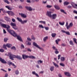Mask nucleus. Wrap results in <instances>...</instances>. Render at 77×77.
<instances>
[{
	"instance_id": "nucleus-21",
	"label": "nucleus",
	"mask_w": 77,
	"mask_h": 77,
	"mask_svg": "<svg viewBox=\"0 0 77 77\" xmlns=\"http://www.w3.org/2000/svg\"><path fill=\"white\" fill-rule=\"evenodd\" d=\"M61 41L60 39L59 38L57 39V40H55L56 44H59V43H58V42H59V41Z\"/></svg>"
},
{
	"instance_id": "nucleus-26",
	"label": "nucleus",
	"mask_w": 77,
	"mask_h": 77,
	"mask_svg": "<svg viewBox=\"0 0 77 77\" xmlns=\"http://www.w3.org/2000/svg\"><path fill=\"white\" fill-rule=\"evenodd\" d=\"M60 11H61V12L64 13V14H67V13H66V12H65V10L63 9H60Z\"/></svg>"
},
{
	"instance_id": "nucleus-15",
	"label": "nucleus",
	"mask_w": 77,
	"mask_h": 77,
	"mask_svg": "<svg viewBox=\"0 0 77 77\" xmlns=\"http://www.w3.org/2000/svg\"><path fill=\"white\" fill-rule=\"evenodd\" d=\"M25 8L27 10L29 11H32V8L31 7H29L27 6H25Z\"/></svg>"
},
{
	"instance_id": "nucleus-43",
	"label": "nucleus",
	"mask_w": 77,
	"mask_h": 77,
	"mask_svg": "<svg viewBox=\"0 0 77 77\" xmlns=\"http://www.w3.org/2000/svg\"><path fill=\"white\" fill-rule=\"evenodd\" d=\"M60 65L62 66H65V64L63 63H61Z\"/></svg>"
},
{
	"instance_id": "nucleus-42",
	"label": "nucleus",
	"mask_w": 77,
	"mask_h": 77,
	"mask_svg": "<svg viewBox=\"0 0 77 77\" xmlns=\"http://www.w3.org/2000/svg\"><path fill=\"white\" fill-rule=\"evenodd\" d=\"M20 48H21V49H22V48H24V46L22 44L21 45Z\"/></svg>"
},
{
	"instance_id": "nucleus-31",
	"label": "nucleus",
	"mask_w": 77,
	"mask_h": 77,
	"mask_svg": "<svg viewBox=\"0 0 77 77\" xmlns=\"http://www.w3.org/2000/svg\"><path fill=\"white\" fill-rule=\"evenodd\" d=\"M50 70L51 71H53L54 70V66H51L50 68Z\"/></svg>"
},
{
	"instance_id": "nucleus-41",
	"label": "nucleus",
	"mask_w": 77,
	"mask_h": 77,
	"mask_svg": "<svg viewBox=\"0 0 77 77\" xmlns=\"http://www.w3.org/2000/svg\"><path fill=\"white\" fill-rule=\"evenodd\" d=\"M46 7L48 8H51L52 7V6L48 5H47Z\"/></svg>"
},
{
	"instance_id": "nucleus-56",
	"label": "nucleus",
	"mask_w": 77,
	"mask_h": 77,
	"mask_svg": "<svg viewBox=\"0 0 77 77\" xmlns=\"http://www.w3.org/2000/svg\"><path fill=\"white\" fill-rule=\"evenodd\" d=\"M15 74H17H17H19V72H18V71H16L15 72Z\"/></svg>"
},
{
	"instance_id": "nucleus-19",
	"label": "nucleus",
	"mask_w": 77,
	"mask_h": 77,
	"mask_svg": "<svg viewBox=\"0 0 77 77\" xmlns=\"http://www.w3.org/2000/svg\"><path fill=\"white\" fill-rule=\"evenodd\" d=\"M1 62L2 63H7V62H6L5 60L3 59H2V60H1Z\"/></svg>"
},
{
	"instance_id": "nucleus-27",
	"label": "nucleus",
	"mask_w": 77,
	"mask_h": 77,
	"mask_svg": "<svg viewBox=\"0 0 77 77\" xmlns=\"http://www.w3.org/2000/svg\"><path fill=\"white\" fill-rule=\"evenodd\" d=\"M59 24L61 26H63L65 24V22H59Z\"/></svg>"
},
{
	"instance_id": "nucleus-54",
	"label": "nucleus",
	"mask_w": 77,
	"mask_h": 77,
	"mask_svg": "<svg viewBox=\"0 0 77 77\" xmlns=\"http://www.w3.org/2000/svg\"><path fill=\"white\" fill-rule=\"evenodd\" d=\"M67 28V29H69V28H70V26L69 25H68L67 26H66Z\"/></svg>"
},
{
	"instance_id": "nucleus-28",
	"label": "nucleus",
	"mask_w": 77,
	"mask_h": 77,
	"mask_svg": "<svg viewBox=\"0 0 77 77\" xmlns=\"http://www.w3.org/2000/svg\"><path fill=\"white\" fill-rule=\"evenodd\" d=\"M1 10L2 11L3 13H4V14H5V13H7V11H6L5 10V9H4L3 8H1Z\"/></svg>"
},
{
	"instance_id": "nucleus-47",
	"label": "nucleus",
	"mask_w": 77,
	"mask_h": 77,
	"mask_svg": "<svg viewBox=\"0 0 77 77\" xmlns=\"http://www.w3.org/2000/svg\"><path fill=\"white\" fill-rule=\"evenodd\" d=\"M45 30H48V29H49V28L48 27H45Z\"/></svg>"
},
{
	"instance_id": "nucleus-57",
	"label": "nucleus",
	"mask_w": 77,
	"mask_h": 77,
	"mask_svg": "<svg viewBox=\"0 0 77 77\" xmlns=\"http://www.w3.org/2000/svg\"><path fill=\"white\" fill-rule=\"evenodd\" d=\"M4 77H8V74L7 73H6L5 74V75Z\"/></svg>"
},
{
	"instance_id": "nucleus-23",
	"label": "nucleus",
	"mask_w": 77,
	"mask_h": 77,
	"mask_svg": "<svg viewBox=\"0 0 77 77\" xmlns=\"http://www.w3.org/2000/svg\"><path fill=\"white\" fill-rule=\"evenodd\" d=\"M29 58H30V59H36V57L34 56L31 55L30 56H29Z\"/></svg>"
},
{
	"instance_id": "nucleus-7",
	"label": "nucleus",
	"mask_w": 77,
	"mask_h": 77,
	"mask_svg": "<svg viewBox=\"0 0 77 77\" xmlns=\"http://www.w3.org/2000/svg\"><path fill=\"white\" fill-rule=\"evenodd\" d=\"M33 45L35 46V47H37V48H38L40 49V50H41V49H42V48H41V47H40L39 46V45H38L35 42H33Z\"/></svg>"
},
{
	"instance_id": "nucleus-39",
	"label": "nucleus",
	"mask_w": 77,
	"mask_h": 77,
	"mask_svg": "<svg viewBox=\"0 0 77 77\" xmlns=\"http://www.w3.org/2000/svg\"><path fill=\"white\" fill-rule=\"evenodd\" d=\"M39 27L40 28H42V29H44V27H43L42 25H39Z\"/></svg>"
},
{
	"instance_id": "nucleus-30",
	"label": "nucleus",
	"mask_w": 77,
	"mask_h": 77,
	"mask_svg": "<svg viewBox=\"0 0 77 77\" xmlns=\"http://www.w3.org/2000/svg\"><path fill=\"white\" fill-rule=\"evenodd\" d=\"M48 36H46L45 37H44L43 39V41L44 42H45L46 41V40L47 39H48Z\"/></svg>"
},
{
	"instance_id": "nucleus-52",
	"label": "nucleus",
	"mask_w": 77,
	"mask_h": 77,
	"mask_svg": "<svg viewBox=\"0 0 77 77\" xmlns=\"http://www.w3.org/2000/svg\"><path fill=\"white\" fill-rule=\"evenodd\" d=\"M55 53L56 54H58L59 52V51H57V50H55Z\"/></svg>"
},
{
	"instance_id": "nucleus-8",
	"label": "nucleus",
	"mask_w": 77,
	"mask_h": 77,
	"mask_svg": "<svg viewBox=\"0 0 77 77\" xmlns=\"http://www.w3.org/2000/svg\"><path fill=\"white\" fill-rule=\"evenodd\" d=\"M7 63L8 64L9 66H11V65L12 66H14V68H15L17 67V66L15 65V64L14 63H12V62H8Z\"/></svg>"
},
{
	"instance_id": "nucleus-63",
	"label": "nucleus",
	"mask_w": 77,
	"mask_h": 77,
	"mask_svg": "<svg viewBox=\"0 0 77 77\" xmlns=\"http://www.w3.org/2000/svg\"><path fill=\"white\" fill-rule=\"evenodd\" d=\"M4 33H6V32L5 29H3Z\"/></svg>"
},
{
	"instance_id": "nucleus-2",
	"label": "nucleus",
	"mask_w": 77,
	"mask_h": 77,
	"mask_svg": "<svg viewBox=\"0 0 77 77\" xmlns=\"http://www.w3.org/2000/svg\"><path fill=\"white\" fill-rule=\"evenodd\" d=\"M7 56H9L11 60H14V58H17V59H20V57L18 55L15 56V55H13L11 52L8 53V54L7 55Z\"/></svg>"
},
{
	"instance_id": "nucleus-1",
	"label": "nucleus",
	"mask_w": 77,
	"mask_h": 77,
	"mask_svg": "<svg viewBox=\"0 0 77 77\" xmlns=\"http://www.w3.org/2000/svg\"><path fill=\"white\" fill-rule=\"evenodd\" d=\"M2 27H3L4 28H6L7 29V30L9 33H11V34H12L14 32L13 31L11 30V29L9 28H10V26H9L8 25H6L5 24H2Z\"/></svg>"
},
{
	"instance_id": "nucleus-35",
	"label": "nucleus",
	"mask_w": 77,
	"mask_h": 77,
	"mask_svg": "<svg viewBox=\"0 0 77 77\" xmlns=\"http://www.w3.org/2000/svg\"><path fill=\"white\" fill-rule=\"evenodd\" d=\"M11 48L12 50H16V48H15V47L14 46L12 47Z\"/></svg>"
},
{
	"instance_id": "nucleus-3",
	"label": "nucleus",
	"mask_w": 77,
	"mask_h": 77,
	"mask_svg": "<svg viewBox=\"0 0 77 77\" xmlns=\"http://www.w3.org/2000/svg\"><path fill=\"white\" fill-rule=\"evenodd\" d=\"M14 32L12 34L10 33V34H11L12 36H13L14 37H15V36H17V39L20 41V36L17 35V34L16 33H15V32L14 31Z\"/></svg>"
},
{
	"instance_id": "nucleus-49",
	"label": "nucleus",
	"mask_w": 77,
	"mask_h": 77,
	"mask_svg": "<svg viewBox=\"0 0 77 77\" xmlns=\"http://www.w3.org/2000/svg\"><path fill=\"white\" fill-rule=\"evenodd\" d=\"M27 50L28 51H30V52H31V51H32V50L30 49L29 48H28L27 49Z\"/></svg>"
},
{
	"instance_id": "nucleus-9",
	"label": "nucleus",
	"mask_w": 77,
	"mask_h": 77,
	"mask_svg": "<svg viewBox=\"0 0 77 77\" xmlns=\"http://www.w3.org/2000/svg\"><path fill=\"white\" fill-rule=\"evenodd\" d=\"M20 15L21 17L23 18H27V15L24 14L20 13Z\"/></svg>"
},
{
	"instance_id": "nucleus-13",
	"label": "nucleus",
	"mask_w": 77,
	"mask_h": 77,
	"mask_svg": "<svg viewBox=\"0 0 77 77\" xmlns=\"http://www.w3.org/2000/svg\"><path fill=\"white\" fill-rule=\"evenodd\" d=\"M29 56L28 55H23L22 58L23 59H27V58H29Z\"/></svg>"
},
{
	"instance_id": "nucleus-59",
	"label": "nucleus",
	"mask_w": 77,
	"mask_h": 77,
	"mask_svg": "<svg viewBox=\"0 0 77 77\" xmlns=\"http://www.w3.org/2000/svg\"><path fill=\"white\" fill-rule=\"evenodd\" d=\"M73 12L76 14H77V11L75 10H74L73 11Z\"/></svg>"
},
{
	"instance_id": "nucleus-51",
	"label": "nucleus",
	"mask_w": 77,
	"mask_h": 77,
	"mask_svg": "<svg viewBox=\"0 0 77 77\" xmlns=\"http://www.w3.org/2000/svg\"><path fill=\"white\" fill-rule=\"evenodd\" d=\"M31 44V42H28V43L27 44V45H30Z\"/></svg>"
},
{
	"instance_id": "nucleus-12",
	"label": "nucleus",
	"mask_w": 77,
	"mask_h": 77,
	"mask_svg": "<svg viewBox=\"0 0 77 77\" xmlns=\"http://www.w3.org/2000/svg\"><path fill=\"white\" fill-rule=\"evenodd\" d=\"M71 5H72V7L74 8H77L76 7H77V4H76L73 2H72L71 3Z\"/></svg>"
},
{
	"instance_id": "nucleus-53",
	"label": "nucleus",
	"mask_w": 77,
	"mask_h": 77,
	"mask_svg": "<svg viewBox=\"0 0 77 77\" xmlns=\"http://www.w3.org/2000/svg\"><path fill=\"white\" fill-rule=\"evenodd\" d=\"M27 39L28 40V41H32V39L29 37L27 38Z\"/></svg>"
},
{
	"instance_id": "nucleus-48",
	"label": "nucleus",
	"mask_w": 77,
	"mask_h": 77,
	"mask_svg": "<svg viewBox=\"0 0 77 77\" xmlns=\"http://www.w3.org/2000/svg\"><path fill=\"white\" fill-rule=\"evenodd\" d=\"M39 63H42V60H38V64H39Z\"/></svg>"
},
{
	"instance_id": "nucleus-40",
	"label": "nucleus",
	"mask_w": 77,
	"mask_h": 77,
	"mask_svg": "<svg viewBox=\"0 0 77 77\" xmlns=\"http://www.w3.org/2000/svg\"><path fill=\"white\" fill-rule=\"evenodd\" d=\"M31 37L32 39H33V40H35V37H34V36H33V35H32Z\"/></svg>"
},
{
	"instance_id": "nucleus-55",
	"label": "nucleus",
	"mask_w": 77,
	"mask_h": 77,
	"mask_svg": "<svg viewBox=\"0 0 77 77\" xmlns=\"http://www.w3.org/2000/svg\"><path fill=\"white\" fill-rule=\"evenodd\" d=\"M60 56H61V55H58V60H59V59H60Z\"/></svg>"
},
{
	"instance_id": "nucleus-18",
	"label": "nucleus",
	"mask_w": 77,
	"mask_h": 77,
	"mask_svg": "<svg viewBox=\"0 0 77 77\" xmlns=\"http://www.w3.org/2000/svg\"><path fill=\"white\" fill-rule=\"evenodd\" d=\"M54 7L56 9H57V10H59L60 9V7L57 5H54Z\"/></svg>"
},
{
	"instance_id": "nucleus-22",
	"label": "nucleus",
	"mask_w": 77,
	"mask_h": 77,
	"mask_svg": "<svg viewBox=\"0 0 77 77\" xmlns=\"http://www.w3.org/2000/svg\"><path fill=\"white\" fill-rule=\"evenodd\" d=\"M60 60L62 62H63L65 60V58L64 57H61L60 58Z\"/></svg>"
},
{
	"instance_id": "nucleus-5",
	"label": "nucleus",
	"mask_w": 77,
	"mask_h": 77,
	"mask_svg": "<svg viewBox=\"0 0 77 77\" xmlns=\"http://www.w3.org/2000/svg\"><path fill=\"white\" fill-rule=\"evenodd\" d=\"M52 13V12L51 11H48L46 13V15L48 16L49 17L51 18V17H52V15H51Z\"/></svg>"
},
{
	"instance_id": "nucleus-46",
	"label": "nucleus",
	"mask_w": 77,
	"mask_h": 77,
	"mask_svg": "<svg viewBox=\"0 0 77 77\" xmlns=\"http://www.w3.org/2000/svg\"><path fill=\"white\" fill-rule=\"evenodd\" d=\"M65 33L68 35H70V33H69V32H66Z\"/></svg>"
},
{
	"instance_id": "nucleus-61",
	"label": "nucleus",
	"mask_w": 77,
	"mask_h": 77,
	"mask_svg": "<svg viewBox=\"0 0 77 77\" xmlns=\"http://www.w3.org/2000/svg\"><path fill=\"white\" fill-rule=\"evenodd\" d=\"M61 32H63V33H66V31H65L64 30H62Z\"/></svg>"
},
{
	"instance_id": "nucleus-44",
	"label": "nucleus",
	"mask_w": 77,
	"mask_h": 77,
	"mask_svg": "<svg viewBox=\"0 0 77 77\" xmlns=\"http://www.w3.org/2000/svg\"><path fill=\"white\" fill-rule=\"evenodd\" d=\"M20 41L22 42H23V39L20 36Z\"/></svg>"
},
{
	"instance_id": "nucleus-32",
	"label": "nucleus",
	"mask_w": 77,
	"mask_h": 77,
	"mask_svg": "<svg viewBox=\"0 0 77 77\" xmlns=\"http://www.w3.org/2000/svg\"><path fill=\"white\" fill-rule=\"evenodd\" d=\"M4 2L6 3H7V4H9L10 3L8 0H4Z\"/></svg>"
},
{
	"instance_id": "nucleus-6",
	"label": "nucleus",
	"mask_w": 77,
	"mask_h": 77,
	"mask_svg": "<svg viewBox=\"0 0 77 77\" xmlns=\"http://www.w3.org/2000/svg\"><path fill=\"white\" fill-rule=\"evenodd\" d=\"M7 12L8 15H11V16H13L15 15V14L12 11H7Z\"/></svg>"
},
{
	"instance_id": "nucleus-34",
	"label": "nucleus",
	"mask_w": 77,
	"mask_h": 77,
	"mask_svg": "<svg viewBox=\"0 0 77 77\" xmlns=\"http://www.w3.org/2000/svg\"><path fill=\"white\" fill-rule=\"evenodd\" d=\"M53 63L54 65V66L56 67H58L59 66H58V65H57V64L56 63H55L54 62H53Z\"/></svg>"
},
{
	"instance_id": "nucleus-64",
	"label": "nucleus",
	"mask_w": 77,
	"mask_h": 77,
	"mask_svg": "<svg viewBox=\"0 0 77 77\" xmlns=\"http://www.w3.org/2000/svg\"><path fill=\"white\" fill-rule=\"evenodd\" d=\"M26 2L27 3H30V0H27Z\"/></svg>"
},
{
	"instance_id": "nucleus-10",
	"label": "nucleus",
	"mask_w": 77,
	"mask_h": 77,
	"mask_svg": "<svg viewBox=\"0 0 77 77\" xmlns=\"http://www.w3.org/2000/svg\"><path fill=\"white\" fill-rule=\"evenodd\" d=\"M4 19L6 21H8V22H10L11 21V20L10 18L8 17L5 16L4 17Z\"/></svg>"
},
{
	"instance_id": "nucleus-36",
	"label": "nucleus",
	"mask_w": 77,
	"mask_h": 77,
	"mask_svg": "<svg viewBox=\"0 0 77 77\" xmlns=\"http://www.w3.org/2000/svg\"><path fill=\"white\" fill-rule=\"evenodd\" d=\"M8 40V38H4V41L5 42H7V41Z\"/></svg>"
},
{
	"instance_id": "nucleus-38",
	"label": "nucleus",
	"mask_w": 77,
	"mask_h": 77,
	"mask_svg": "<svg viewBox=\"0 0 77 77\" xmlns=\"http://www.w3.org/2000/svg\"><path fill=\"white\" fill-rule=\"evenodd\" d=\"M3 48L5 50H7V48H6V45H3Z\"/></svg>"
},
{
	"instance_id": "nucleus-37",
	"label": "nucleus",
	"mask_w": 77,
	"mask_h": 77,
	"mask_svg": "<svg viewBox=\"0 0 77 77\" xmlns=\"http://www.w3.org/2000/svg\"><path fill=\"white\" fill-rule=\"evenodd\" d=\"M52 48L54 50H57V49L56 48L55 46H53Z\"/></svg>"
},
{
	"instance_id": "nucleus-50",
	"label": "nucleus",
	"mask_w": 77,
	"mask_h": 77,
	"mask_svg": "<svg viewBox=\"0 0 77 77\" xmlns=\"http://www.w3.org/2000/svg\"><path fill=\"white\" fill-rule=\"evenodd\" d=\"M69 26H71V27H72V26H73V23H71L69 25Z\"/></svg>"
},
{
	"instance_id": "nucleus-29",
	"label": "nucleus",
	"mask_w": 77,
	"mask_h": 77,
	"mask_svg": "<svg viewBox=\"0 0 77 77\" xmlns=\"http://www.w3.org/2000/svg\"><path fill=\"white\" fill-rule=\"evenodd\" d=\"M69 2H65L64 3V6H65L66 5H68L69 4Z\"/></svg>"
},
{
	"instance_id": "nucleus-24",
	"label": "nucleus",
	"mask_w": 77,
	"mask_h": 77,
	"mask_svg": "<svg viewBox=\"0 0 77 77\" xmlns=\"http://www.w3.org/2000/svg\"><path fill=\"white\" fill-rule=\"evenodd\" d=\"M5 7L6 8H7V9H8V10H10V11H11V10L12 9L10 7L8 6H6Z\"/></svg>"
},
{
	"instance_id": "nucleus-62",
	"label": "nucleus",
	"mask_w": 77,
	"mask_h": 77,
	"mask_svg": "<svg viewBox=\"0 0 77 77\" xmlns=\"http://www.w3.org/2000/svg\"><path fill=\"white\" fill-rule=\"evenodd\" d=\"M61 45H62V46H65L66 45L63 43H62L61 44Z\"/></svg>"
},
{
	"instance_id": "nucleus-14",
	"label": "nucleus",
	"mask_w": 77,
	"mask_h": 77,
	"mask_svg": "<svg viewBox=\"0 0 77 77\" xmlns=\"http://www.w3.org/2000/svg\"><path fill=\"white\" fill-rule=\"evenodd\" d=\"M64 74L66 76H68L69 77H70V76H71V74L68 72H64Z\"/></svg>"
},
{
	"instance_id": "nucleus-17",
	"label": "nucleus",
	"mask_w": 77,
	"mask_h": 77,
	"mask_svg": "<svg viewBox=\"0 0 77 77\" xmlns=\"http://www.w3.org/2000/svg\"><path fill=\"white\" fill-rule=\"evenodd\" d=\"M32 74H34V75H35L36 77H39V75L37 73H36V72L35 71H33L32 72Z\"/></svg>"
},
{
	"instance_id": "nucleus-33",
	"label": "nucleus",
	"mask_w": 77,
	"mask_h": 77,
	"mask_svg": "<svg viewBox=\"0 0 77 77\" xmlns=\"http://www.w3.org/2000/svg\"><path fill=\"white\" fill-rule=\"evenodd\" d=\"M69 43L70 45H74V44H73V42L72 41H70L69 42Z\"/></svg>"
},
{
	"instance_id": "nucleus-60",
	"label": "nucleus",
	"mask_w": 77,
	"mask_h": 77,
	"mask_svg": "<svg viewBox=\"0 0 77 77\" xmlns=\"http://www.w3.org/2000/svg\"><path fill=\"white\" fill-rule=\"evenodd\" d=\"M58 76L59 77H62V75H61L60 73L58 74Z\"/></svg>"
},
{
	"instance_id": "nucleus-45",
	"label": "nucleus",
	"mask_w": 77,
	"mask_h": 77,
	"mask_svg": "<svg viewBox=\"0 0 77 77\" xmlns=\"http://www.w3.org/2000/svg\"><path fill=\"white\" fill-rule=\"evenodd\" d=\"M4 50L3 49H0V52H2V53H3L4 52Z\"/></svg>"
},
{
	"instance_id": "nucleus-25",
	"label": "nucleus",
	"mask_w": 77,
	"mask_h": 77,
	"mask_svg": "<svg viewBox=\"0 0 77 77\" xmlns=\"http://www.w3.org/2000/svg\"><path fill=\"white\" fill-rule=\"evenodd\" d=\"M52 38H54L56 36V33H52L51 35Z\"/></svg>"
},
{
	"instance_id": "nucleus-4",
	"label": "nucleus",
	"mask_w": 77,
	"mask_h": 77,
	"mask_svg": "<svg viewBox=\"0 0 77 77\" xmlns=\"http://www.w3.org/2000/svg\"><path fill=\"white\" fill-rule=\"evenodd\" d=\"M10 25L11 26H12V27L14 29H15V30L17 29V28L16 27V24L13 23H10Z\"/></svg>"
},
{
	"instance_id": "nucleus-58",
	"label": "nucleus",
	"mask_w": 77,
	"mask_h": 77,
	"mask_svg": "<svg viewBox=\"0 0 77 77\" xmlns=\"http://www.w3.org/2000/svg\"><path fill=\"white\" fill-rule=\"evenodd\" d=\"M12 21L14 23H15V20L14 19H12Z\"/></svg>"
},
{
	"instance_id": "nucleus-16",
	"label": "nucleus",
	"mask_w": 77,
	"mask_h": 77,
	"mask_svg": "<svg viewBox=\"0 0 77 77\" xmlns=\"http://www.w3.org/2000/svg\"><path fill=\"white\" fill-rule=\"evenodd\" d=\"M52 19H55L57 17V14H52Z\"/></svg>"
},
{
	"instance_id": "nucleus-20",
	"label": "nucleus",
	"mask_w": 77,
	"mask_h": 77,
	"mask_svg": "<svg viewBox=\"0 0 77 77\" xmlns=\"http://www.w3.org/2000/svg\"><path fill=\"white\" fill-rule=\"evenodd\" d=\"M6 47H8V48H10L11 47V46H12V45L10 44H7L6 45Z\"/></svg>"
},
{
	"instance_id": "nucleus-11",
	"label": "nucleus",
	"mask_w": 77,
	"mask_h": 77,
	"mask_svg": "<svg viewBox=\"0 0 77 77\" xmlns=\"http://www.w3.org/2000/svg\"><path fill=\"white\" fill-rule=\"evenodd\" d=\"M20 22L22 24H24L25 23H27V20H25L23 21L22 19H20Z\"/></svg>"
}]
</instances>
